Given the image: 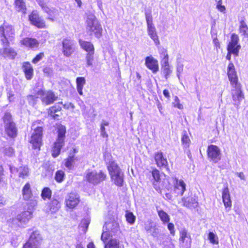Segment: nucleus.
<instances>
[{"mask_svg": "<svg viewBox=\"0 0 248 248\" xmlns=\"http://www.w3.org/2000/svg\"><path fill=\"white\" fill-rule=\"evenodd\" d=\"M227 74L232 89L242 88L241 82L237 74L234 64L230 62L227 66Z\"/></svg>", "mask_w": 248, "mask_h": 248, "instance_id": "nucleus-1", "label": "nucleus"}, {"mask_svg": "<svg viewBox=\"0 0 248 248\" xmlns=\"http://www.w3.org/2000/svg\"><path fill=\"white\" fill-rule=\"evenodd\" d=\"M86 31L90 36L94 35L96 38H100L102 36L103 29L99 22L90 20L87 23Z\"/></svg>", "mask_w": 248, "mask_h": 248, "instance_id": "nucleus-2", "label": "nucleus"}, {"mask_svg": "<svg viewBox=\"0 0 248 248\" xmlns=\"http://www.w3.org/2000/svg\"><path fill=\"white\" fill-rule=\"evenodd\" d=\"M119 227V224L116 221H111L105 222L103 227V232L101 236V240L104 243H106L111 236L110 232H114Z\"/></svg>", "mask_w": 248, "mask_h": 248, "instance_id": "nucleus-3", "label": "nucleus"}, {"mask_svg": "<svg viewBox=\"0 0 248 248\" xmlns=\"http://www.w3.org/2000/svg\"><path fill=\"white\" fill-rule=\"evenodd\" d=\"M145 15L148 35L154 40L155 44L159 45V41L156 32L155 28L153 24V17L151 13L146 12Z\"/></svg>", "mask_w": 248, "mask_h": 248, "instance_id": "nucleus-4", "label": "nucleus"}, {"mask_svg": "<svg viewBox=\"0 0 248 248\" xmlns=\"http://www.w3.org/2000/svg\"><path fill=\"white\" fill-rule=\"evenodd\" d=\"M5 131L8 136L14 138L17 135V129L15 124L12 121V116L9 113H5L3 117Z\"/></svg>", "mask_w": 248, "mask_h": 248, "instance_id": "nucleus-5", "label": "nucleus"}, {"mask_svg": "<svg viewBox=\"0 0 248 248\" xmlns=\"http://www.w3.org/2000/svg\"><path fill=\"white\" fill-rule=\"evenodd\" d=\"M206 152L210 161L214 163H217L221 160V151L217 145L213 144L209 145Z\"/></svg>", "mask_w": 248, "mask_h": 248, "instance_id": "nucleus-6", "label": "nucleus"}, {"mask_svg": "<svg viewBox=\"0 0 248 248\" xmlns=\"http://www.w3.org/2000/svg\"><path fill=\"white\" fill-rule=\"evenodd\" d=\"M43 136V128L39 126L36 128L32 134L30 140L31 143L34 149H40L42 145V138Z\"/></svg>", "mask_w": 248, "mask_h": 248, "instance_id": "nucleus-7", "label": "nucleus"}, {"mask_svg": "<svg viewBox=\"0 0 248 248\" xmlns=\"http://www.w3.org/2000/svg\"><path fill=\"white\" fill-rule=\"evenodd\" d=\"M38 96H40L43 103L47 105L53 103L57 98V97L51 91H45L40 90L37 92Z\"/></svg>", "mask_w": 248, "mask_h": 248, "instance_id": "nucleus-8", "label": "nucleus"}, {"mask_svg": "<svg viewBox=\"0 0 248 248\" xmlns=\"http://www.w3.org/2000/svg\"><path fill=\"white\" fill-rule=\"evenodd\" d=\"M37 2L43 10L49 15L48 17V19L52 21H54L58 18L59 16V12L58 10L53 8H50L44 1L37 0Z\"/></svg>", "mask_w": 248, "mask_h": 248, "instance_id": "nucleus-9", "label": "nucleus"}, {"mask_svg": "<svg viewBox=\"0 0 248 248\" xmlns=\"http://www.w3.org/2000/svg\"><path fill=\"white\" fill-rule=\"evenodd\" d=\"M80 197L77 194L70 193L65 201V206L69 209H74L80 202Z\"/></svg>", "mask_w": 248, "mask_h": 248, "instance_id": "nucleus-10", "label": "nucleus"}, {"mask_svg": "<svg viewBox=\"0 0 248 248\" xmlns=\"http://www.w3.org/2000/svg\"><path fill=\"white\" fill-rule=\"evenodd\" d=\"M173 182V191L178 196H182L186 190V184L183 180L177 177L172 178Z\"/></svg>", "mask_w": 248, "mask_h": 248, "instance_id": "nucleus-11", "label": "nucleus"}, {"mask_svg": "<svg viewBox=\"0 0 248 248\" xmlns=\"http://www.w3.org/2000/svg\"><path fill=\"white\" fill-rule=\"evenodd\" d=\"M154 159L156 166L159 168H166L167 170H170L167 159L164 156L162 152L159 151L155 153L154 155Z\"/></svg>", "mask_w": 248, "mask_h": 248, "instance_id": "nucleus-12", "label": "nucleus"}, {"mask_svg": "<svg viewBox=\"0 0 248 248\" xmlns=\"http://www.w3.org/2000/svg\"><path fill=\"white\" fill-rule=\"evenodd\" d=\"M163 53L165 55L161 62V67L165 78H167L171 74L172 70L169 65V56L167 54V51L164 50Z\"/></svg>", "mask_w": 248, "mask_h": 248, "instance_id": "nucleus-13", "label": "nucleus"}, {"mask_svg": "<svg viewBox=\"0 0 248 248\" xmlns=\"http://www.w3.org/2000/svg\"><path fill=\"white\" fill-rule=\"evenodd\" d=\"M32 217V213L31 211H26L18 215L16 218L13 219V224L20 226L22 224H25Z\"/></svg>", "mask_w": 248, "mask_h": 248, "instance_id": "nucleus-14", "label": "nucleus"}, {"mask_svg": "<svg viewBox=\"0 0 248 248\" xmlns=\"http://www.w3.org/2000/svg\"><path fill=\"white\" fill-rule=\"evenodd\" d=\"M239 38L236 33H232L231 36V40L229 41L227 46V50L234 51L239 53V50L241 49V46L239 44Z\"/></svg>", "mask_w": 248, "mask_h": 248, "instance_id": "nucleus-15", "label": "nucleus"}, {"mask_svg": "<svg viewBox=\"0 0 248 248\" xmlns=\"http://www.w3.org/2000/svg\"><path fill=\"white\" fill-rule=\"evenodd\" d=\"M222 199L225 208L228 211L230 210L232 207V203L229 189L227 185L222 190Z\"/></svg>", "mask_w": 248, "mask_h": 248, "instance_id": "nucleus-16", "label": "nucleus"}, {"mask_svg": "<svg viewBox=\"0 0 248 248\" xmlns=\"http://www.w3.org/2000/svg\"><path fill=\"white\" fill-rule=\"evenodd\" d=\"M29 20L31 23L39 28H43L45 27V21L39 17L38 12L33 11L29 16Z\"/></svg>", "mask_w": 248, "mask_h": 248, "instance_id": "nucleus-17", "label": "nucleus"}, {"mask_svg": "<svg viewBox=\"0 0 248 248\" xmlns=\"http://www.w3.org/2000/svg\"><path fill=\"white\" fill-rule=\"evenodd\" d=\"M151 174L154 180L152 182V184L154 188L157 191L161 192V187L159 185V183L161 181V173L158 169H157L156 168H154L151 171Z\"/></svg>", "mask_w": 248, "mask_h": 248, "instance_id": "nucleus-18", "label": "nucleus"}, {"mask_svg": "<svg viewBox=\"0 0 248 248\" xmlns=\"http://www.w3.org/2000/svg\"><path fill=\"white\" fill-rule=\"evenodd\" d=\"M145 64L146 66L153 73H156L159 70L158 62L157 60L152 56L145 58Z\"/></svg>", "mask_w": 248, "mask_h": 248, "instance_id": "nucleus-19", "label": "nucleus"}, {"mask_svg": "<svg viewBox=\"0 0 248 248\" xmlns=\"http://www.w3.org/2000/svg\"><path fill=\"white\" fill-rule=\"evenodd\" d=\"M106 166L110 176L122 172L120 167L114 160L111 159L107 163Z\"/></svg>", "mask_w": 248, "mask_h": 248, "instance_id": "nucleus-20", "label": "nucleus"}, {"mask_svg": "<svg viewBox=\"0 0 248 248\" xmlns=\"http://www.w3.org/2000/svg\"><path fill=\"white\" fill-rule=\"evenodd\" d=\"M179 242L183 246L187 248L191 247L192 238L186 230H183L180 232Z\"/></svg>", "mask_w": 248, "mask_h": 248, "instance_id": "nucleus-21", "label": "nucleus"}, {"mask_svg": "<svg viewBox=\"0 0 248 248\" xmlns=\"http://www.w3.org/2000/svg\"><path fill=\"white\" fill-rule=\"evenodd\" d=\"M62 147V132L59 129L58 138L56 141L54 143L52 149V155L54 157L59 155Z\"/></svg>", "mask_w": 248, "mask_h": 248, "instance_id": "nucleus-22", "label": "nucleus"}, {"mask_svg": "<svg viewBox=\"0 0 248 248\" xmlns=\"http://www.w3.org/2000/svg\"><path fill=\"white\" fill-rule=\"evenodd\" d=\"M75 51L72 41L67 39L63 41V53L65 56H70Z\"/></svg>", "mask_w": 248, "mask_h": 248, "instance_id": "nucleus-23", "label": "nucleus"}, {"mask_svg": "<svg viewBox=\"0 0 248 248\" xmlns=\"http://www.w3.org/2000/svg\"><path fill=\"white\" fill-rule=\"evenodd\" d=\"M0 33L8 37L10 41H13L14 37V30L12 26L3 25L0 27Z\"/></svg>", "mask_w": 248, "mask_h": 248, "instance_id": "nucleus-24", "label": "nucleus"}, {"mask_svg": "<svg viewBox=\"0 0 248 248\" xmlns=\"http://www.w3.org/2000/svg\"><path fill=\"white\" fill-rule=\"evenodd\" d=\"M42 241V237L40 232L35 231L32 232L28 241L26 243H29L31 245H35L38 247Z\"/></svg>", "mask_w": 248, "mask_h": 248, "instance_id": "nucleus-25", "label": "nucleus"}, {"mask_svg": "<svg viewBox=\"0 0 248 248\" xmlns=\"http://www.w3.org/2000/svg\"><path fill=\"white\" fill-rule=\"evenodd\" d=\"M62 103H59L54 106L51 107L48 111V114L54 119H59L62 114Z\"/></svg>", "mask_w": 248, "mask_h": 248, "instance_id": "nucleus-26", "label": "nucleus"}, {"mask_svg": "<svg viewBox=\"0 0 248 248\" xmlns=\"http://www.w3.org/2000/svg\"><path fill=\"white\" fill-rule=\"evenodd\" d=\"M20 43L22 45L30 48H36L39 44V43L36 39L28 37L23 39L21 40Z\"/></svg>", "mask_w": 248, "mask_h": 248, "instance_id": "nucleus-27", "label": "nucleus"}, {"mask_svg": "<svg viewBox=\"0 0 248 248\" xmlns=\"http://www.w3.org/2000/svg\"><path fill=\"white\" fill-rule=\"evenodd\" d=\"M183 205L188 208H194L198 206L197 199L190 196L182 198Z\"/></svg>", "mask_w": 248, "mask_h": 248, "instance_id": "nucleus-28", "label": "nucleus"}, {"mask_svg": "<svg viewBox=\"0 0 248 248\" xmlns=\"http://www.w3.org/2000/svg\"><path fill=\"white\" fill-rule=\"evenodd\" d=\"M231 95L233 101L235 102L239 103L245 98L242 88L231 89Z\"/></svg>", "mask_w": 248, "mask_h": 248, "instance_id": "nucleus-29", "label": "nucleus"}, {"mask_svg": "<svg viewBox=\"0 0 248 248\" xmlns=\"http://www.w3.org/2000/svg\"><path fill=\"white\" fill-rule=\"evenodd\" d=\"M78 42L81 48L87 52V53H94V46L91 42L80 39Z\"/></svg>", "mask_w": 248, "mask_h": 248, "instance_id": "nucleus-30", "label": "nucleus"}, {"mask_svg": "<svg viewBox=\"0 0 248 248\" xmlns=\"http://www.w3.org/2000/svg\"><path fill=\"white\" fill-rule=\"evenodd\" d=\"M111 182L116 186L121 187L123 186L124 182V174L122 171L118 174L110 176Z\"/></svg>", "mask_w": 248, "mask_h": 248, "instance_id": "nucleus-31", "label": "nucleus"}, {"mask_svg": "<svg viewBox=\"0 0 248 248\" xmlns=\"http://www.w3.org/2000/svg\"><path fill=\"white\" fill-rule=\"evenodd\" d=\"M22 69L25 73L26 78L28 80L31 79L33 74V69L31 63L29 62H23Z\"/></svg>", "mask_w": 248, "mask_h": 248, "instance_id": "nucleus-32", "label": "nucleus"}, {"mask_svg": "<svg viewBox=\"0 0 248 248\" xmlns=\"http://www.w3.org/2000/svg\"><path fill=\"white\" fill-rule=\"evenodd\" d=\"M22 191L24 200L26 201L30 200L32 196V194L31 188V185L29 183H26L24 186Z\"/></svg>", "mask_w": 248, "mask_h": 248, "instance_id": "nucleus-33", "label": "nucleus"}, {"mask_svg": "<svg viewBox=\"0 0 248 248\" xmlns=\"http://www.w3.org/2000/svg\"><path fill=\"white\" fill-rule=\"evenodd\" d=\"M239 33L244 37L248 38V26L244 20L240 21Z\"/></svg>", "mask_w": 248, "mask_h": 248, "instance_id": "nucleus-34", "label": "nucleus"}, {"mask_svg": "<svg viewBox=\"0 0 248 248\" xmlns=\"http://www.w3.org/2000/svg\"><path fill=\"white\" fill-rule=\"evenodd\" d=\"M86 83V80L85 78L84 77H78L76 78V85H77V89L78 90V93L80 95H82L83 94V88L84 85Z\"/></svg>", "mask_w": 248, "mask_h": 248, "instance_id": "nucleus-35", "label": "nucleus"}, {"mask_svg": "<svg viewBox=\"0 0 248 248\" xmlns=\"http://www.w3.org/2000/svg\"><path fill=\"white\" fill-rule=\"evenodd\" d=\"M84 181L93 185H96V173L93 171L88 172L84 179Z\"/></svg>", "mask_w": 248, "mask_h": 248, "instance_id": "nucleus-36", "label": "nucleus"}, {"mask_svg": "<svg viewBox=\"0 0 248 248\" xmlns=\"http://www.w3.org/2000/svg\"><path fill=\"white\" fill-rule=\"evenodd\" d=\"M0 52L3 53L7 56L12 58H14L16 55V51L13 48L9 47V46L0 48Z\"/></svg>", "mask_w": 248, "mask_h": 248, "instance_id": "nucleus-37", "label": "nucleus"}, {"mask_svg": "<svg viewBox=\"0 0 248 248\" xmlns=\"http://www.w3.org/2000/svg\"><path fill=\"white\" fill-rule=\"evenodd\" d=\"M107 178V174L104 170H100L98 172H96V185L105 181Z\"/></svg>", "mask_w": 248, "mask_h": 248, "instance_id": "nucleus-38", "label": "nucleus"}, {"mask_svg": "<svg viewBox=\"0 0 248 248\" xmlns=\"http://www.w3.org/2000/svg\"><path fill=\"white\" fill-rule=\"evenodd\" d=\"M157 214L163 224H166L170 222V217L164 210L162 209L157 210Z\"/></svg>", "mask_w": 248, "mask_h": 248, "instance_id": "nucleus-39", "label": "nucleus"}, {"mask_svg": "<svg viewBox=\"0 0 248 248\" xmlns=\"http://www.w3.org/2000/svg\"><path fill=\"white\" fill-rule=\"evenodd\" d=\"M181 141L182 145L185 148H189L191 144V140L186 131H185L182 136Z\"/></svg>", "mask_w": 248, "mask_h": 248, "instance_id": "nucleus-40", "label": "nucleus"}, {"mask_svg": "<svg viewBox=\"0 0 248 248\" xmlns=\"http://www.w3.org/2000/svg\"><path fill=\"white\" fill-rule=\"evenodd\" d=\"M104 248H120V241L115 238L110 239L105 244Z\"/></svg>", "mask_w": 248, "mask_h": 248, "instance_id": "nucleus-41", "label": "nucleus"}, {"mask_svg": "<svg viewBox=\"0 0 248 248\" xmlns=\"http://www.w3.org/2000/svg\"><path fill=\"white\" fill-rule=\"evenodd\" d=\"M15 3L17 11L21 12L23 14L26 13V7L23 0H16Z\"/></svg>", "mask_w": 248, "mask_h": 248, "instance_id": "nucleus-42", "label": "nucleus"}, {"mask_svg": "<svg viewBox=\"0 0 248 248\" xmlns=\"http://www.w3.org/2000/svg\"><path fill=\"white\" fill-rule=\"evenodd\" d=\"M77 159L75 155H70L65 160V166L69 170H71L74 167L75 161Z\"/></svg>", "mask_w": 248, "mask_h": 248, "instance_id": "nucleus-43", "label": "nucleus"}, {"mask_svg": "<svg viewBox=\"0 0 248 248\" xmlns=\"http://www.w3.org/2000/svg\"><path fill=\"white\" fill-rule=\"evenodd\" d=\"M125 217L128 223L130 225L134 224L136 221V216L132 212L127 210L125 213Z\"/></svg>", "mask_w": 248, "mask_h": 248, "instance_id": "nucleus-44", "label": "nucleus"}, {"mask_svg": "<svg viewBox=\"0 0 248 248\" xmlns=\"http://www.w3.org/2000/svg\"><path fill=\"white\" fill-rule=\"evenodd\" d=\"M145 229L147 232H151V235L153 237H157L159 231L158 228L156 227V225L153 226L152 225L147 226L145 227Z\"/></svg>", "mask_w": 248, "mask_h": 248, "instance_id": "nucleus-45", "label": "nucleus"}, {"mask_svg": "<svg viewBox=\"0 0 248 248\" xmlns=\"http://www.w3.org/2000/svg\"><path fill=\"white\" fill-rule=\"evenodd\" d=\"M52 192L50 189L47 187H44L41 192L42 198L45 200L46 199H49L51 197Z\"/></svg>", "mask_w": 248, "mask_h": 248, "instance_id": "nucleus-46", "label": "nucleus"}, {"mask_svg": "<svg viewBox=\"0 0 248 248\" xmlns=\"http://www.w3.org/2000/svg\"><path fill=\"white\" fill-rule=\"evenodd\" d=\"M17 171L20 177L24 178L29 175V169L25 166L19 167Z\"/></svg>", "mask_w": 248, "mask_h": 248, "instance_id": "nucleus-47", "label": "nucleus"}, {"mask_svg": "<svg viewBox=\"0 0 248 248\" xmlns=\"http://www.w3.org/2000/svg\"><path fill=\"white\" fill-rule=\"evenodd\" d=\"M208 238L210 241V242L212 244L218 245L219 243L217 236L213 232H209Z\"/></svg>", "mask_w": 248, "mask_h": 248, "instance_id": "nucleus-48", "label": "nucleus"}, {"mask_svg": "<svg viewBox=\"0 0 248 248\" xmlns=\"http://www.w3.org/2000/svg\"><path fill=\"white\" fill-rule=\"evenodd\" d=\"M94 53H87L85 59L86 61V64L88 66L93 65V62L94 61Z\"/></svg>", "mask_w": 248, "mask_h": 248, "instance_id": "nucleus-49", "label": "nucleus"}, {"mask_svg": "<svg viewBox=\"0 0 248 248\" xmlns=\"http://www.w3.org/2000/svg\"><path fill=\"white\" fill-rule=\"evenodd\" d=\"M40 97L38 96L37 93L34 95H29L27 96V99L30 104L34 105L36 103V100L38 98Z\"/></svg>", "mask_w": 248, "mask_h": 248, "instance_id": "nucleus-50", "label": "nucleus"}, {"mask_svg": "<svg viewBox=\"0 0 248 248\" xmlns=\"http://www.w3.org/2000/svg\"><path fill=\"white\" fill-rule=\"evenodd\" d=\"M11 41L9 40L8 37L6 36L2 35L0 36V43L2 45V47H4L6 46H8L9 44V42Z\"/></svg>", "mask_w": 248, "mask_h": 248, "instance_id": "nucleus-51", "label": "nucleus"}, {"mask_svg": "<svg viewBox=\"0 0 248 248\" xmlns=\"http://www.w3.org/2000/svg\"><path fill=\"white\" fill-rule=\"evenodd\" d=\"M60 207L61 204L60 202L56 199L53 200L51 203V209L52 210V211L55 212Z\"/></svg>", "mask_w": 248, "mask_h": 248, "instance_id": "nucleus-52", "label": "nucleus"}, {"mask_svg": "<svg viewBox=\"0 0 248 248\" xmlns=\"http://www.w3.org/2000/svg\"><path fill=\"white\" fill-rule=\"evenodd\" d=\"M30 201L28 203V211H31L32 213V211L34 209V208L37 205V202L35 199H31L29 200Z\"/></svg>", "mask_w": 248, "mask_h": 248, "instance_id": "nucleus-53", "label": "nucleus"}, {"mask_svg": "<svg viewBox=\"0 0 248 248\" xmlns=\"http://www.w3.org/2000/svg\"><path fill=\"white\" fill-rule=\"evenodd\" d=\"M173 106L174 107L180 109H182L183 108V106L180 103V100L177 96L174 97V102L173 103Z\"/></svg>", "mask_w": 248, "mask_h": 248, "instance_id": "nucleus-54", "label": "nucleus"}, {"mask_svg": "<svg viewBox=\"0 0 248 248\" xmlns=\"http://www.w3.org/2000/svg\"><path fill=\"white\" fill-rule=\"evenodd\" d=\"M167 223V228L170 232V234L173 236H174L175 235L174 225L172 223H170L169 222Z\"/></svg>", "mask_w": 248, "mask_h": 248, "instance_id": "nucleus-55", "label": "nucleus"}, {"mask_svg": "<svg viewBox=\"0 0 248 248\" xmlns=\"http://www.w3.org/2000/svg\"><path fill=\"white\" fill-rule=\"evenodd\" d=\"M232 54L234 55L235 56H238L239 55V53L235 52L234 51L227 50V53L226 57V59L229 61H230L231 59Z\"/></svg>", "mask_w": 248, "mask_h": 248, "instance_id": "nucleus-56", "label": "nucleus"}, {"mask_svg": "<svg viewBox=\"0 0 248 248\" xmlns=\"http://www.w3.org/2000/svg\"><path fill=\"white\" fill-rule=\"evenodd\" d=\"M44 57V53H40L39 54L36 55V56L32 60V62L33 63H36L40 61H41L43 57Z\"/></svg>", "mask_w": 248, "mask_h": 248, "instance_id": "nucleus-57", "label": "nucleus"}, {"mask_svg": "<svg viewBox=\"0 0 248 248\" xmlns=\"http://www.w3.org/2000/svg\"><path fill=\"white\" fill-rule=\"evenodd\" d=\"M217 8L220 12H224L226 10L225 7L222 4L221 0H219L218 1L217 5Z\"/></svg>", "mask_w": 248, "mask_h": 248, "instance_id": "nucleus-58", "label": "nucleus"}, {"mask_svg": "<svg viewBox=\"0 0 248 248\" xmlns=\"http://www.w3.org/2000/svg\"><path fill=\"white\" fill-rule=\"evenodd\" d=\"M55 178L58 182L62 181V172L61 170H58L56 172Z\"/></svg>", "mask_w": 248, "mask_h": 248, "instance_id": "nucleus-59", "label": "nucleus"}, {"mask_svg": "<svg viewBox=\"0 0 248 248\" xmlns=\"http://www.w3.org/2000/svg\"><path fill=\"white\" fill-rule=\"evenodd\" d=\"M14 153V149L11 147H8L5 149L4 154L8 156H11Z\"/></svg>", "mask_w": 248, "mask_h": 248, "instance_id": "nucleus-60", "label": "nucleus"}, {"mask_svg": "<svg viewBox=\"0 0 248 248\" xmlns=\"http://www.w3.org/2000/svg\"><path fill=\"white\" fill-rule=\"evenodd\" d=\"M213 43L217 50L220 48V42L217 37L213 39Z\"/></svg>", "mask_w": 248, "mask_h": 248, "instance_id": "nucleus-61", "label": "nucleus"}, {"mask_svg": "<svg viewBox=\"0 0 248 248\" xmlns=\"http://www.w3.org/2000/svg\"><path fill=\"white\" fill-rule=\"evenodd\" d=\"M23 248H38L35 245H31L29 243H26L23 247Z\"/></svg>", "mask_w": 248, "mask_h": 248, "instance_id": "nucleus-62", "label": "nucleus"}, {"mask_svg": "<svg viewBox=\"0 0 248 248\" xmlns=\"http://www.w3.org/2000/svg\"><path fill=\"white\" fill-rule=\"evenodd\" d=\"M163 93L164 95L165 96V97L167 99H170V92H169L168 90L164 89L163 90Z\"/></svg>", "mask_w": 248, "mask_h": 248, "instance_id": "nucleus-63", "label": "nucleus"}, {"mask_svg": "<svg viewBox=\"0 0 248 248\" xmlns=\"http://www.w3.org/2000/svg\"><path fill=\"white\" fill-rule=\"evenodd\" d=\"M4 178L3 170L1 166H0V182H2Z\"/></svg>", "mask_w": 248, "mask_h": 248, "instance_id": "nucleus-64", "label": "nucleus"}]
</instances>
